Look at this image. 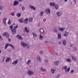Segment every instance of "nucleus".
<instances>
[{
  "label": "nucleus",
  "mask_w": 78,
  "mask_h": 78,
  "mask_svg": "<svg viewBox=\"0 0 78 78\" xmlns=\"http://www.w3.org/2000/svg\"><path fill=\"white\" fill-rule=\"evenodd\" d=\"M19 2L18 1H15L13 3V5L14 6H16L19 5Z\"/></svg>",
  "instance_id": "f257e3e1"
},
{
  "label": "nucleus",
  "mask_w": 78,
  "mask_h": 78,
  "mask_svg": "<svg viewBox=\"0 0 78 78\" xmlns=\"http://www.w3.org/2000/svg\"><path fill=\"white\" fill-rule=\"evenodd\" d=\"M76 2V0H70L69 1V3L72 5H75Z\"/></svg>",
  "instance_id": "f03ea898"
},
{
  "label": "nucleus",
  "mask_w": 78,
  "mask_h": 78,
  "mask_svg": "<svg viewBox=\"0 0 78 78\" xmlns=\"http://www.w3.org/2000/svg\"><path fill=\"white\" fill-rule=\"evenodd\" d=\"M27 74H28L29 75H32L34 74V72L33 71L29 70L27 71Z\"/></svg>",
  "instance_id": "7ed1b4c3"
},
{
  "label": "nucleus",
  "mask_w": 78,
  "mask_h": 78,
  "mask_svg": "<svg viewBox=\"0 0 78 78\" xmlns=\"http://www.w3.org/2000/svg\"><path fill=\"white\" fill-rule=\"evenodd\" d=\"M45 12L48 14H50V9H47L45 10Z\"/></svg>",
  "instance_id": "20e7f679"
},
{
  "label": "nucleus",
  "mask_w": 78,
  "mask_h": 78,
  "mask_svg": "<svg viewBox=\"0 0 78 78\" xmlns=\"http://www.w3.org/2000/svg\"><path fill=\"white\" fill-rule=\"evenodd\" d=\"M29 8H30V9H33V10H36V8L34 7V6L32 5H30L29 6Z\"/></svg>",
  "instance_id": "39448f33"
},
{
  "label": "nucleus",
  "mask_w": 78,
  "mask_h": 78,
  "mask_svg": "<svg viewBox=\"0 0 78 78\" xmlns=\"http://www.w3.org/2000/svg\"><path fill=\"white\" fill-rule=\"evenodd\" d=\"M64 30H65L64 27H59L58 28V30L60 31H63Z\"/></svg>",
  "instance_id": "423d86ee"
},
{
  "label": "nucleus",
  "mask_w": 78,
  "mask_h": 78,
  "mask_svg": "<svg viewBox=\"0 0 78 78\" xmlns=\"http://www.w3.org/2000/svg\"><path fill=\"white\" fill-rule=\"evenodd\" d=\"M7 19H6V18H4L3 20V23L5 25H6V20Z\"/></svg>",
  "instance_id": "0eeeda50"
},
{
  "label": "nucleus",
  "mask_w": 78,
  "mask_h": 78,
  "mask_svg": "<svg viewBox=\"0 0 78 78\" xmlns=\"http://www.w3.org/2000/svg\"><path fill=\"white\" fill-rule=\"evenodd\" d=\"M28 22V19L27 18H26L24 20V23L25 24H27Z\"/></svg>",
  "instance_id": "6e6552de"
},
{
  "label": "nucleus",
  "mask_w": 78,
  "mask_h": 78,
  "mask_svg": "<svg viewBox=\"0 0 78 78\" xmlns=\"http://www.w3.org/2000/svg\"><path fill=\"white\" fill-rule=\"evenodd\" d=\"M17 62H18V61L17 60H15L12 63V64H14V65H16L17 64Z\"/></svg>",
  "instance_id": "1a4fd4ad"
},
{
  "label": "nucleus",
  "mask_w": 78,
  "mask_h": 78,
  "mask_svg": "<svg viewBox=\"0 0 78 78\" xmlns=\"http://www.w3.org/2000/svg\"><path fill=\"white\" fill-rule=\"evenodd\" d=\"M27 43H25V42H22L21 43V44L22 46L23 47H25V44Z\"/></svg>",
  "instance_id": "9d476101"
},
{
  "label": "nucleus",
  "mask_w": 78,
  "mask_h": 78,
  "mask_svg": "<svg viewBox=\"0 0 78 78\" xmlns=\"http://www.w3.org/2000/svg\"><path fill=\"white\" fill-rule=\"evenodd\" d=\"M16 37L18 39H19L20 40H22V39H23V38H22V37H21V36H20V35H17L16 36Z\"/></svg>",
  "instance_id": "9b49d317"
},
{
  "label": "nucleus",
  "mask_w": 78,
  "mask_h": 78,
  "mask_svg": "<svg viewBox=\"0 0 78 78\" xmlns=\"http://www.w3.org/2000/svg\"><path fill=\"white\" fill-rule=\"evenodd\" d=\"M19 21L20 23H23L24 22V20L23 18H21L19 20Z\"/></svg>",
  "instance_id": "f8f14e48"
},
{
  "label": "nucleus",
  "mask_w": 78,
  "mask_h": 78,
  "mask_svg": "<svg viewBox=\"0 0 78 78\" xmlns=\"http://www.w3.org/2000/svg\"><path fill=\"white\" fill-rule=\"evenodd\" d=\"M40 32L41 34H43L44 33V30L43 29H41L40 30Z\"/></svg>",
  "instance_id": "ddd939ff"
},
{
  "label": "nucleus",
  "mask_w": 78,
  "mask_h": 78,
  "mask_svg": "<svg viewBox=\"0 0 78 78\" xmlns=\"http://www.w3.org/2000/svg\"><path fill=\"white\" fill-rule=\"evenodd\" d=\"M59 63V61H56L54 62V64L55 65H56V66H58V64Z\"/></svg>",
  "instance_id": "4468645a"
},
{
  "label": "nucleus",
  "mask_w": 78,
  "mask_h": 78,
  "mask_svg": "<svg viewBox=\"0 0 78 78\" xmlns=\"http://www.w3.org/2000/svg\"><path fill=\"white\" fill-rule=\"evenodd\" d=\"M11 30L12 32V33L13 34H16V30L15 29H13V30L12 29Z\"/></svg>",
  "instance_id": "2eb2a0df"
},
{
  "label": "nucleus",
  "mask_w": 78,
  "mask_h": 78,
  "mask_svg": "<svg viewBox=\"0 0 78 78\" xmlns=\"http://www.w3.org/2000/svg\"><path fill=\"white\" fill-rule=\"evenodd\" d=\"M37 60L39 62H41V58H40L39 56H37Z\"/></svg>",
  "instance_id": "dca6fc26"
},
{
  "label": "nucleus",
  "mask_w": 78,
  "mask_h": 78,
  "mask_svg": "<svg viewBox=\"0 0 78 78\" xmlns=\"http://www.w3.org/2000/svg\"><path fill=\"white\" fill-rule=\"evenodd\" d=\"M28 20L30 22H33V18L30 17L28 19Z\"/></svg>",
  "instance_id": "f3484780"
},
{
  "label": "nucleus",
  "mask_w": 78,
  "mask_h": 78,
  "mask_svg": "<svg viewBox=\"0 0 78 78\" xmlns=\"http://www.w3.org/2000/svg\"><path fill=\"white\" fill-rule=\"evenodd\" d=\"M24 30L27 33H29L30 32V30L28 29H27V27L24 28Z\"/></svg>",
  "instance_id": "a211bd4d"
},
{
  "label": "nucleus",
  "mask_w": 78,
  "mask_h": 78,
  "mask_svg": "<svg viewBox=\"0 0 78 78\" xmlns=\"http://www.w3.org/2000/svg\"><path fill=\"white\" fill-rule=\"evenodd\" d=\"M9 44L7 43V44H5V50H6V48H7L8 47H9Z\"/></svg>",
  "instance_id": "6ab92c4d"
},
{
  "label": "nucleus",
  "mask_w": 78,
  "mask_h": 78,
  "mask_svg": "<svg viewBox=\"0 0 78 78\" xmlns=\"http://www.w3.org/2000/svg\"><path fill=\"white\" fill-rule=\"evenodd\" d=\"M10 60H11V59L10 58H8L6 59L5 60V62H9V61Z\"/></svg>",
  "instance_id": "aec40b11"
},
{
  "label": "nucleus",
  "mask_w": 78,
  "mask_h": 78,
  "mask_svg": "<svg viewBox=\"0 0 78 78\" xmlns=\"http://www.w3.org/2000/svg\"><path fill=\"white\" fill-rule=\"evenodd\" d=\"M58 38L59 39H61V34H58Z\"/></svg>",
  "instance_id": "412c9836"
},
{
  "label": "nucleus",
  "mask_w": 78,
  "mask_h": 78,
  "mask_svg": "<svg viewBox=\"0 0 78 78\" xmlns=\"http://www.w3.org/2000/svg\"><path fill=\"white\" fill-rule=\"evenodd\" d=\"M62 42L64 45H66V40H63Z\"/></svg>",
  "instance_id": "4be33fe9"
},
{
  "label": "nucleus",
  "mask_w": 78,
  "mask_h": 78,
  "mask_svg": "<svg viewBox=\"0 0 78 78\" xmlns=\"http://www.w3.org/2000/svg\"><path fill=\"white\" fill-rule=\"evenodd\" d=\"M66 72H69V71H70V68H66Z\"/></svg>",
  "instance_id": "5701e85b"
},
{
  "label": "nucleus",
  "mask_w": 78,
  "mask_h": 78,
  "mask_svg": "<svg viewBox=\"0 0 78 78\" xmlns=\"http://www.w3.org/2000/svg\"><path fill=\"white\" fill-rule=\"evenodd\" d=\"M56 70L55 69H52L51 70V72L52 73H55V71Z\"/></svg>",
  "instance_id": "b1692460"
},
{
  "label": "nucleus",
  "mask_w": 78,
  "mask_h": 78,
  "mask_svg": "<svg viewBox=\"0 0 78 78\" xmlns=\"http://www.w3.org/2000/svg\"><path fill=\"white\" fill-rule=\"evenodd\" d=\"M66 61L68 62H71V60H70L69 58H66Z\"/></svg>",
  "instance_id": "393cba45"
},
{
  "label": "nucleus",
  "mask_w": 78,
  "mask_h": 78,
  "mask_svg": "<svg viewBox=\"0 0 78 78\" xmlns=\"http://www.w3.org/2000/svg\"><path fill=\"white\" fill-rule=\"evenodd\" d=\"M56 14L58 16H61V13L59 12H57Z\"/></svg>",
  "instance_id": "a878e982"
},
{
  "label": "nucleus",
  "mask_w": 78,
  "mask_h": 78,
  "mask_svg": "<svg viewBox=\"0 0 78 78\" xmlns=\"http://www.w3.org/2000/svg\"><path fill=\"white\" fill-rule=\"evenodd\" d=\"M50 5L51 6H55V3H50Z\"/></svg>",
  "instance_id": "bb28decb"
},
{
  "label": "nucleus",
  "mask_w": 78,
  "mask_h": 78,
  "mask_svg": "<svg viewBox=\"0 0 78 78\" xmlns=\"http://www.w3.org/2000/svg\"><path fill=\"white\" fill-rule=\"evenodd\" d=\"M78 50L77 49V48H76L75 47H74L73 48V51H76Z\"/></svg>",
  "instance_id": "cd10ccee"
},
{
  "label": "nucleus",
  "mask_w": 78,
  "mask_h": 78,
  "mask_svg": "<svg viewBox=\"0 0 78 78\" xmlns=\"http://www.w3.org/2000/svg\"><path fill=\"white\" fill-rule=\"evenodd\" d=\"M5 36H6V37H7V38H9V34L8 33H6Z\"/></svg>",
  "instance_id": "c85d7f7f"
},
{
  "label": "nucleus",
  "mask_w": 78,
  "mask_h": 78,
  "mask_svg": "<svg viewBox=\"0 0 78 78\" xmlns=\"http://www.w3.org/2000/svg\"><path fill=\"white\" fill-rule=\"evenodd\" d=\"M30 62H31V60H28L27 62V65H29V64H30Z\"/></svg>",
  "instance_id": "c756f323"
},
{
  "label": "nucleus",
  "mask_w": 78,
  "mask_h": 78,
  "mask_svg": "<svg viewBox=\"0 0 78 78\" xmlns=\"http://www.w3.org/2000/svg\"><path fill=\"white\" fill-rule=\"evenodd\" d=\"M32 34L33 35L34 37H36V36H37V35L35 33H34V32H33Z\"/></svg>",
  "instance_id": "7c9ffc66"
},
{
  "label": "nucleus",
  "mask_w": 78,
  "mask_h": 78,
  "mask_svg": "<svg viewBox=\"0 0 78 78\" xmlns=\"http://www.w3.org/2000/svg\"><path fill=\"white\" fill-rule=\"evenodd\" d=\"M26 47L28 49H29V48H30V47H29V46L28 45V44H27V43L25 44V47Z\"/></svg>",
  "instance_id": "2f4dec72"
},
{
  "label": "nucleus",
  "mask_w": 78,
  "mask_h": 78,
  "mask_svg": "<svg viewBox=\"0 0 78 78\" xmlns=\"http://www.w3.org/2000/svg\"><path fill=\"white\" fill-rule=\"evenodd\" d=\"M68 34H69V33L67 32H66L65 34H64V36L65 37H67L68 36Z\"/></svg>",
  "instance_id": "473e14b6"
},
{
  "label": "nucleus",
  "mask_w": 78,
  "mask_h": 78,
  "mask_svg": "<svg viewBox=\"0 0 78 78\" xmlns=\"http://www.w3.org/2000/svg\"><path fill=\"white\" fill-rule=\"evenodd\" d=\"M39 38L40 40H42L43 39V36H42L41 34H40Z\"/></svg>",
  "instance_id": "72a5a7b5"
},
{
  "label": "nucleus",
  "mask_w": 78,
  "mask_h": 78,
  "mask_svg": "<svg viewBox=\"0 0 78 78\" xmlns=\"http://www.w3.org/2000/svg\"><path fill=\"white\" fill-rule=\"evenodd\" d=\"M55 8L56 9H58V7H59V6H58V5L57 4H55Z\"/></svg>",
  "instance_id": "f704fd0d"
},
{
  "label": "nucleus",
  "mask_w": 78,
  "mask_h": 78,
  "mask_svg": "<svg viewBox=\"0 0 78 78\" xmlns=\"http://www.w3.org/2000/svg\"><path fill=\"white\" fill-rule=\"evenodd\" d=\"M22 11H24L25 9V6H22Z\"/></svg>",
  "instance_id": "c9c22d12"
},
{
  "label": "nucleus",
  "mask_w": 78,
  "mask_h": 78,
  "mask_svg": "<svg viewBox=\"0 0 78 78\" xmlns=\"http://www.w3.org/2000/svg\"><path fill=\"white\" fill-rule=\"evenodd\" d=\"M40 16L42 17L43 15V12H41L39 13Z\"/></svg>",
  "instance_id": "e433bc0d"
},
{
  "label": "nucleus",
  "mask_w": 78,
  "mask_h": 78,
  "mask_svg": "<svg viewBox=\"0 0 78 78\" xmlns=\"http://www.w3.org/2000/svg\"><path fill=\"white\" fill-rule=\"evenodd\" d=\"M16 16L17 17H20V16H21V14L20 13H17Z\"/></svg>",
  "instance_id": "4c0bfd02"
},
{
  "label": "nucleus",
  "mask_w": 78,
  "mask_h": 78,
  "mask_svg": "<svg viewBox=\"0 0 78 78\" xmlns=\"http://www.w3.org/2000/svg\"><path fill=\"white\" fill-rule=\"evenodd\" d=\"M13 27H14L15 29H17V27H18V25H16V26H15V24H14Z\"/></svg>",
  "instance_id": "58836bf2"
},
{
  "label": "nucleus",
  "mask_w": 78,
  "mask_h": 78,
  "mask_svg": "<svg viewBox=\"0 0 78 78\" xmlns=\"http://www.w3.org/2000/svg\"><path fill=\"white\" fill-rule=\"evenodd\" d=\"M41 71H42L43 72H44V71H45V69H43V67H41L40 69Z\"/></svg>",
  "instance_id": "ea45409f"
},
{
  "label": "nucleus",
  "mask_w": 78,
  "mask_h": 78,
  "mask_svg": "<svg viewBox=\"0 0 78 78\" xmlns=\"http://www.w3.org/2000/svg\"><path fill=\"white\" fill-rule=\"evenodd\" d=\"M15 13V12H12L11 13L10 15H11L12 16H14Z\"/></svg>",
  "instance_id": "a19ab883"
},
{
  "label": "nucleus",
  "mask_w": 78,
  "mask_h": 78,
  "mask_svg": "<svg viewBox=\"0 0 78 78\" xmlns=\"http://www.w3.org/2000/svg\"><path fill=\"white\" fill-rule=\"evenodd\" d=\"M6 33L4 32L3 34V36H6Z\"/></svg>",
  "instance_id": "79ce46f5"
},
{
  "label": "nucleus",
  "mask_w": 78,
  "mask_h": 78,
  "mask_svg": "<svg viewBox=\"0 0 78 78\" xmlns=\"http://www.w3.org/2000/svg\"><path fill=\"white\" fill-rule=\"evenodd\" d=\"M10 28L11 30H12V28H13V26H12V25H11L10 26Z\"/></svg>",
  "instance_id": "37998d69"
},
{
  "label": "nucleus",
  "mask_w": 78,
  "mask_h": 78,
  "mask_svg": "<svg viewBox=\"0 0 78 78\" xmlns=\"http://www.w3.org/2000/svg\"><path fill=\"white\" fill-rule=\"evenodd\" d=\"M10 21H11V20H9V21H8V25H10L11 24V22Z\"/></svg>",
  "instance_id": "c03bdc74"
},
{
  "label": "nucleus",
  "mask_w": 78,
  "mask_h": 78,
  "mask_svg": "<svg viewBox=\"0 0 78 78\" xmlns=\"http://www.w3.org/2000/svg\"><path fill=\"white\" fill-rule=\"evenodd\" d=\"M51 53L53 54H54L55 53V51L53 50H52L51 51Z\"/></svg>",
  "instance_id": "a18cd8bd"
},
{
  "label": "nucleus",
  "mask_w": 78,
  "mask_h": 78,
  "mask_svg": "<svg viewBox=\"0 0 78 78\" xmlns=\"http://www.w3.org/2000/svg\"><path fill=\"white\" fill-rule=\"evenodd\" d=\"M72 59L73 60H74V61H76V58L75 57H72Z\"/></svg>",
  "instance_id": "49530a36"
},
{
  "label": "nucleus",
  "mask_w": 78,
  "mask_h": 78,
  "mask_svg": "<svg viewBox=\"0 0 78 78\" xmlns=\"http://www.w3.org/2000/svg\"><path fill=\"white\" fill-rule=\"evenodd\" d=\"M67 67L66 66H65L63 68L64 69H65V70H66L67 69Z\"/></svg>",
  "instance_id": "de8ad7c7"
},
{
  "label": "nucleus",
  "mask_w": 78,
  "mask_h": 78,
  "mask_svg": "<svg viewBox=\"0 0 78 78\" xmlns=\"http://www.w3.org/2000/svg\"><path fill=\"white\" fill-rule=\"evenodd\" d=\"M46 20H47L46 19H44L43 20V21L44 22H46Z\"/></svg>",
  "instance_id": "09e8293b"
},
{
  "label": "nucleus",
  "mask_w": 78,
  "mask_h": 78,
  "mask_svg": "<svg viewBox=\"0 0 78 78\" xmlns=\"http://www.w3.org/2000/svg\"><path fill=\"white\" fill-rule=\"evenodd\" d=\"M40 54L41 55H42V54H43V51H41L40 52Z\"/></svg>",
  "instance_id": "8fccbe9b"
},
{
  "label": "nucleus",
  "mask_w": 78,
  "mask_h": 78,
  "mask_svg": "<svg viewBox=\"0 0 78 78\" xmlns=\"http://www.w3.org/2000/svg\"><path fill=\"white\" fill-rule=\"evenodd\" d=\"M54 32H55L56 33V32H57V30L56 29H54Z\"/></svg>",
  "instance_id": "3c124183"
},
{
  "label": "nucleus",
  "mask_w": 78,
  "mask_h": 78,
  "mask_svg": "<svg viewBox=\"0 0 78 78\" xmlns=\"http://www.w3.org/2000/svg\"><path fill=\"white\" fill-rule=\"evenodd\" d=\"M12 50H14L15 49V48L13 46H12Z\"/></svg>",
  "instance_id": "603ef678"
},
{
  "label": "nucleus",
  "mask_w": 78,
  "mask_h": 78,
  "mask_svg": "<svg viewBox=\"0 0 78 78\" xmlns=\"http://www.w3.org/2000/svg\"><path fill=\"white\" fill-rule=\"evenodd\" d=\"M45 61L46 62V63H47V62H48V60H45Z\"/></svg>",
  "instance_id": "864d4df0"
},
{
  "label": "nucleus",
  "mask_w": 78,
  "mask_h": 78,
  "mask_svg": "<svg viewBox=\"0 0 78 78\" xmlns=\"http://www.w3.org/2000/svg\"><path fill=\"white\" fill-rule=\"evenodd\" d=\"M9 46H10V47H13V45L11 44H9Z\"/></svg>",
  "instance_id": "5fc2aeb1"
},
{
  "label": "nucleus",
  "mask_w": 78,
  "mask_h": 78,
  "mask_svg": "<svg viewBox=\"0 0 78 78\" xmlns=\"http://www.w3.org/2000/svg\"><path fill=\"white\" fill-rule=\"evenodd\" d=\"M74 72L73 70H71V73H73Z\"/></svg>",
  "instance_id": "6e6d98bb"
},
{
  "label": "nucleus",
  "mask_w": 78,
  "mask_h": 78,
  "mask_svg": "<svg viewBox=\"0 0 78 78\" xmlns=\"http://www.w3.org/2000/svg\"><path fill=\"white\" fill-rule=\"evenodd\" d=\"M58 44H59V45H60L61 44V41H59L58 42Z\"/></svg>",
  "instance_id": "4d7b16f0"
},
{
  "label": "nucleus",
  "mask_w": 78,
  "mask_h": 78,
  "mask_svg": "<svg viewBox=\"0 0 78 78\" xmlns=\"http://www.w3.org/2000/svg\"><path fill=\"white\" fill-rule=\"evenodd\" d=\"M8 40L9 42H11V39H10V38H8Z\"/></svg>",
  "instance_id": "13d9d810"
},
{
  "label": "nucleus",
  "mask_w": 78,
  "mask_h": 78,
  "mask_svg": "<svg viewBox=\"0 0 78 78\" xmlns=\"http://www.w3.org/2000/svg\"><path fill=\"white\" fill-rule=\"evenodd\" d=\"M70 47H73V45L72 44H70Z\"/></svg>",
  "instance_id": "bf43d9fd"
},
{
  "label": "nucleus",
  "mask_w": 78,
  "mask_h": 78,
  "mask_svg": "<svg viewBox=\"0 0 78 78\" xmlns=\"http://www.w3.org/2000/svg\"><path fill=\"white\" fill-rule=\"evenodd\" d=\"M44 42L45 43H47V42H48V41H45Z\"/></svg>",
  "instance_id": "052dcab7"
},
{
  "label": "nucleus",
  "mask_w": 78,
  "mask_h": 78,
  "mask_svg": "<svg viewBox=\"0 0 78 78\" xmlns=\"http://www.w3.org/2000/svg\"><path fill=\"white\" fill-rule=\"evenodd\" d=\"M23 0H18V1H19V2H22V1Z\"/></svg>",
  "instance_id": "680f3d73"
},
{
  "label": "nucleus",
  "mask_w": 78,
  "mask_h": 78,
  "mask_svg": "<svg viewBox=\"0 0 78 78\" xmlns=\"http://www.w3.org/2000/svg\"><path fill=\"white\" fill-rule=\"evenodd\" d=\"M64 2H67V0H65L64 1Z\"/></svg>",
  "instance_id": "e2e57ef3"
},
{
  "label": "nucleus",
  "mask_w": 78,
  "mask_h": 78,
  "mask_svg": "<svg viewBox=\"0 0 78 78\" xmlns=\"http://www.w3.org/2000/svg\"><path fill=\"white\" fill-rule=\"evenodd\" d=\"M60 76V75L59 74H58L57 75V76Z\"/></svg>",
  "instance_id": "0e129e2a"
},
{
  "label": "nucleus",
  "mask_w": 78,
  "mask_h": 78,
  "mask_svg": "<svg viewBox=\"0 0 78 78\" xmlns=\"http://www.w3.org/2000/svg\"><path fill=\"white\" fill-rule=\"evenodd\" d=\"M19 6H22V4H20Z\"/></svg>",
  "instance_id": "69168bd1"
},
{
  "label": "nucleus",
  "mask_w": 78,
  "mask_h": 78,
  "mask_svg": "<svg viewBox=\"0 0 78 78\" xmlns=\"http://www.w3.org/2000/svg\"><path fill=\"white\" fill-rule=\"evenodd\" d=\"M8 51H11V50H8Z\"/></svg>",
  "instance_id": "338daca9"
},
{
  "label": "nucleus",
  "mask_w": 78,
  "mask_h": 78,
  "mask_svg": "<svg viewBox=\"0 0 78 78\" xmlns=\"http://www.w3.org/2000/svg\"><path fill=\"white\" fill-rule=\"evenodd\" d=\"M4 59H3L2 60V62H4Z\"/></svg>",
  "instance_id": "774afa93"
}]
</instances>
